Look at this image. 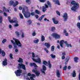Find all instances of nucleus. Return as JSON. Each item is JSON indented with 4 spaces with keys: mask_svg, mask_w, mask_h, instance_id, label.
I'll return each instance as SVG.
<instances>
[{
    "mask_svg": "<svg viewBox=\"0 0 80 80\" xmlns=\"http://www.w3.org/2000/svg\"><path fill=\"white\" fill-rule=\"evenodd\" d=\"M19 60H18V62L19 63H20L18 64V69H21V68H22L23 70H26V68L25 67V65L23 64L22 63L23 62V59L21 58H19Z\"/></svg>",
    "mask_w": 80,
    "mask_h": 80,
    "instance_id": "nucleus-1",
    "label": "nucleus"
},
{
    "mask_svg": "<svg viewBox=\"0 0 80 80\" xmlns=\"http://www.w3.org/2000/svg\"><path fill=\"white\" fill-rule=\"evenodd\" d=\"M71 3L72 5H73V6L71 8V10L72 11H76V10L79 8L78 2H76L74 1H72Z\"/></svg>",
    "mask_w": 80,
    "mask_h": 80,
    "instance_id": "nucleus-2",
    "label": "nucleus"
},
{
    "mask_svg": "<svg viewBox=\"0 0 80 80\" xmlns=\"http://www.w3.org/2000/svg\"><path fill=\"white\" fill-rule=\"evenodd\" d=\"M14 73H15L17 77H20L21 75V73H22V70L19 69L17 70L16 71H15Z\"/></svg>",
    "mask_w": 80,
    "mask_h": 80,
    "instance_id": "nucleus-3",
    "label": "nucleus"
},
{
    "mask_svg": "<svg viewBox=\"0 0 80 80\" xmlns=\"http://www.w3.org/2000/svg\"><path fill=\"white\" fill-rule=\"evenodd\" d=\"M35 69H33L32 70L33 73H35V74H36L37 76L38 77L39 76L40 74V72L38 71L37 70V68H35Z\"/></svg>",
    "mask_w": 80,
    "mask_h": 80,
    "instance_id": "nucleus-4",
    "label": "nucleus"
},
{
    "mask_svg": "<svg viewBox=\"0 0 80 80\" xmlns=\"http://www.w3.org/2000/svg\"><path fill=\"white\" fill-rule=\"evenodd\" d=\"M11 42L13 44V46H14V48H17V45L18 46V44L19 43V42H18L16 41L15 42H14L13 40H11Z\"/></svg>",
    "mask_w": 80,
    "mask_h": 80,
    "instance_id": "nucleus-5",
    "label": "nucleus"
},
{
    "mask_svg": "<svg viewBox=\"0 0 80 80\" xmlns=\"http://www.w3.org/2000/svg\"><path fill=\"white\" fill-rule=\"evenodd\" d=\"M24 16L25 18H30V12L29 11L26 12V13H23Z\"/></svg>",
    "mask_w": 80,
    "mask_h": 80,
    "instance_id": "nucleus-6",
    "label": "nucleus"
},
{
    "mask_svg": "<svg viewBox=\"0 0 80 80\" xmlns=\"http://www.w3.org/2000/svg\"><path fill=\"white\" fill-rule=\"evenodd\" d=\"M32 59L34 62H36V63H40L42 62V61H41V59H40V58H38V59H35L32 58Z\"/></svg>",
    "mask_w": 80,
    "mask_h": 80,
    "instance_id": "nucleus-7",
    "label": "nucleus"
},
{
    "mask_svg": "<svg viewBox=\"0 0 80 80\" xmlns=\"http://www.w3.org/2000/svg\"><path fill=\"white\" fill-rule=\"evenodd\" d=\"M13 40H14V41H15V42H16L19 43L18 44V47H22V44H21L20 41L18 40V39H17L15 38H13Z\"/></svg>",
    "mask_w": 80,
    "mask_h": 80,
    "instance_id": "nucleus-8",
    "label": "nucleus"
},
{
    "mask_svg": "<svg viewBox=\"0 0 80 80\" xmlns=\"http://www.w3.org/2000/svg\"><path fill=\"white\" fill-rule=\"evenodd\" d=\"M62 17L64 18V22H66L67 20V18H68V14H67V13H64L63 15L62 16Z\"/></svg>",
    "mask_w": 80,
    "mask_h": 80,
    "instance_id": "nucleus-9",
    "label": "nucleus"
},
{
    "mask_svg": "<svg viewBox=\"0 0 80 80\" xmlns=\"http://www.w3.org/2000/svg\"><path fill=\"white\" fill-rule=\"evenodd\" d=\"M53 37H55V38H60V36L56 33H53L52 34Z\"/></svg>",
    "mask_w": 80,
    "mask_h": 80,
    "instance_id": "nucleus-10",
    "label": "nucleus"
},
{
    "mask_svg": "<svg viewBox=\"0 0 80 80\" xmlns=\"http://www.w3.org/2000/svg\"><path fill=\"white\" fill-rule=\"evenodd\" d=\"M2 65L3 66H6L7 65V58H5L2 61Z\"/></svg>",
    "mask_w": 80,
    "mask_h": 80,
    "instance_id": "nucleus-11",
    "label": "nucleus"
},
{
    "mask_svg": "<svg viewBox=\"0 0 80 80\" xmlns=\"http://www.w3.org/2000/svg\"><path fill=\"white\" fill-rule=\"evenodd\" d=\"M56 76L58 78H60V73L59 72V70L58 69L57 70Z\"/></svg>",
    "mask_w": 80,
    "mask_h": 80,
    "instance_id": "nucleus-12",
    "label": "nucleus"
},
{
    "mask_svg": "<svg viewBox=\"0 0 80 80\" xmlns=\"http://www.w3.org/2000/svg\"><path fill=\"white\" fill-rule=\"evenodd\" d=\"M52 1L53 2H55L56 4L58 5H60L58 0H52Z\"/></svg>",
    "mask_w": 80,
    "mask_h": 80,
    "instance_id": "nucleus-13",
    "label": "nucleus"
},
{
    "mask_svg": "<svg viewBox=\"0 0 80 80\" xmlns=\"http://www.w3.org/2000/svg\"><path fill=\"white\" fill-rule=\"evenodd\" d=\"M63 43H64V40H61L59 42L60 46L62 48H63Z\"/></svg>",
    "mask_w": 80,
    "mask_h": 80,
    "instance_id": "nucleus-14",
    "label": "nucleus"
},
{
    "mask_svg": "<svg viewBox=\"0 0 80 80\" xmlns=\"http://www.w3.org/2000/svg\"><path fill=\"white\" fill-rule=\"evenodd\" d=\"M46 47L47 48H49L50 47V44L49 43L45 42L44 43Z\"/></svg>",
    "mask_w": 80,
    "mask_h": 80,
    "instance_id": "nucleus-15",
    "label": "nucleus"
},
{
    "mask_svg": "<svg viewBox=\"0 0 80 80\" xmlns=\"http://www.w3.org/2000/svg\"><path fill=\"white\" fill-rule=\"evenodd\" d=\"M30 65L31 67H33H33H38V66H37V64H36L35 63H30Z\"/></svg>",
    "mask_w": 80,
    "mask_h": 80,
    "instance_id": "nucleus-16",
    "label": "nucleus"
},
{
    "mask_svg": "<svg viewBox=\"0 0 80 80\" xmlns=\"http://www.w3.org/2000/svg\"><path fill=\"white\" fill-rule=\"evenodd\" d=\"M52 19L54 24H57L58 23V22L57 21H56L55 18H52Z\"/></svg>",
    "mask_w": 80,
    "mask_h": 80,
    "instance_id": "nucleus-17",
    "label": "nucleus"
},
{
    "mask_svg": "<svg viewBox=\"0 0 80 80\" xmlns=\"http://www.w3.org/2000/svg\"><path fill=\"white\" fill-rule=\"evenodd\" d=\"M45 17V15H43L41 16L38 19V20L39 21H40V22H41L42 20V19H43V18Z\"/></svg>",
    "mask_w": 80,
    "mask_h": 80,
    "instance_id": "nucleus-18",
    "label": "nucleus"
},
{
    "mask_svg": "<svg viewBox=\"0 0 80 80\" xmlns=\"http://www.w3.org/2000/svg\"><path fill=\"white\" fill-rule=\"evenodd\" d=\"M63 33H65V35L66 36H68V33L67 32V30L66 29H64Z\"/></svg>",
    "mask_w": 80,
    "mask_h": 80,
    "instance_id": "nucleus-19",
    "label": "nucleus"
},
{
    "mask_svg": "<svg viewBox=\"0 0 80 80\" xmlns=\"http://www.w3.org/2000/svg\"><path fill=\"white\" fill-rule=\"evenodd\" d=\"M3 22V18L2 17L0 16V25H2V23Z\"/></svg>",
    "mask_w": 80,
    "mask_h": 80,
    "instance_id": "nucleus-20",
    "label": "nucleus"
},
{
    "mask_svg": "<svg viewBox=\"0 0 80 80\" xmlns=\"http://www.w3.org/2000/svg\"><path fill=\"white\" fill-rule=\"evenodd\" d=\"M74 60L75 62L76 63H78V58L77 57H75L74 58Z\"/></svg>",
    "mask_w": 80,
    "mask_h": 80,
    "instance_id": "nucleus-21",
    "label": "nucleus"
},
{
    "mask_svg": "<svg viewBox=\"0 0 80 80\" xmlns=\"http://www.w3.org/2000/svg\"><path fill=\"white\" fill-rule=\"evenodd\" d=\"M76 72L75 70H74L73 71V73H72V76L73 77H76Z\"/></svg>",
    "mask_w": 80,
    "mask_h": 80,
    "instance_id": "nucleus-22",
    "label": "nucleus"
},
{
    "mask_svg": "<svg viewBox=\"0 0 80 80\" xmlns=\"http://www.w3.org/2000/svg\"><path fill=\"white\" fill-rule=\"evenodd\" d=\"M47 5L49 6L50 8H52V4L50 2L48 1H47Z\"/></svg>",
    "mask_w": 80,
    "mask_h": 80,
    "instance_id": "nucleus-23",
    "label": "nucleus"
},
{
    "mask_svg": "<svg viewBox=\"0 0 80 80\" xmlns=\"http://www.w3.org/2000/svg\"><path fill=\"white\" fill-rule=\"evenodd\" d=\"M8 20L9 21L10 23H12V22H13V19H11V17L10 16L8 17Z\"/></svg>",
    "mask_w": 80,
    "mask_h": 80,
    "instance_id": "nucleus-24",
    "label": "nucleus"
},
{
    "mask_svg": "<svg viewBox=\"0 0 80 80\" xmlns=\"http://www.w3.org/2000/svg\"><path fill=\"white\" fill-rule=\"evenodd\" d=\"M47 10V8H45V7L43 6L42 7V11L43 12H45Z\"/></svg>",
    "mask_w": 80,
    "mask_h": 80,
    "instance_id": "nucleus-25",
    "label": "nucleus"
},
{
    "mask_svg": "<svg viewBox=\"0 0 80 80\" xmlns=\"http://www.w3.org/2000/svg\"><path fill=\"white\" fill-rule=\"evenodd\" d=\"M42 70L43 71H46L47 70V68L45 65H43L42 66Z\"/></svg>",
    "mask_w": 80,
    "mask_h": 80,
    "instance_id": "nucleus-26",
    "label": "nucleus"
},
{
    "mask_svg": "<svg viewBox=\"0 0 80 80\" xmlns=\"http://www.w3.org/2000/svg\"><path fill=\"white\" fill-rule=\"evenodd\" d=\"M35 12L37 14H38V15H40V11L36 9L35 10Z\"/></svg>",
    "mask_w": 80,
    "mask_h": 80,
    "instance_id": "nucleus-27",
    "label": "nucleus"
},
{
    "mask_svg": "<svg viewBox=\"0 0 80 80\" xmlns=\"http://www.w3.org/2000/svg\"><path fill=\"white\" fill-rule=\"evenodd\" d=\"M30 0H25L26 3L28 4V5H30V4L31 3Z\"/></svg>",
    "mask_w": 80,
    "mask_h": 80,
    "instance_id": "nucleus-28",
    "label": "nucleus"
},
{
    "mask_svg": "<svg viewBox=\"0 0 80 80\" xmlns=\"http://www.w3.org/2000/svg\"><path fill=\"white\" fill-rule=\"evenodd\" d=\"M45 37L43 35H42L41 37V41L42 42H43L45 41Z\"/></svg>",
    "mask_w": 80,
    "mask_h": 80,
    "instance_id": "nucleus-29",
    "label": "nucleus"
},
{
    "mask_svg": "<svg viewBox=\"0 0 80 80\" xmlns=\"http://www.w3.org/2000/svg\"><path fill=\"white\" fill-rule=\"evenodd\" d=\"M55 50V46H52L51 48V50L52 52H54Z\"/></svg>",
    "mask_w": 80,
    "mask_h": 80,
    "instance_id": "nucleus-30",
    "label": "nucleus"
},
{
    "mask_svg": "<svg viewBox=\"0 0 80 80\" xmlns=\"http://www.w3.org/2000/svg\"><path fill=\"white\" fill-rule=\"evenodd\" d=\"M2 53L3 57H5L6 55L5 52L4 51H2Z\"/></svg>",
    "mask_w": 80,
    "mask_h": 80,
    "instance_id": "nucleus-31",
    "label": "nucleus"
},
{
    "mask_svg": "<svg viewBox=\"0 0 80 80\" xmlns=\"http://www.w3.org/2000/svg\"><path fill=\"white\" fill-rule=\"evenodd\" d=\"M15 3L14 2V1H10L9 2V4L11 5H13Z\"/></svg>",
    "mask_w": 80,
    "mask_h": 80,
    "instance_id": "nucleus-32",
    "label": "nucleus"
},
{
    "mask_svg": "<svg viewBox=\"0 0 80 80\" xmlns=\"http://www.w3.org/2000/svg\"><path fill=\"white\" fill-rule=\"evenodd\" d=\"M77 25L78 28L80 29V23L78 22L77 23Z\"/></svg>",
    "mask_w": 80,
    "mask_h": 80,
    "instance_id": "nucleus-33",
    "label": "nucleus"
},
{
    "mask_svg": "<svg viewBox=\"0 0 80 80\" xmlns=\"http://www.w3.org/2000/svg\"><path fill=\"white\" fill-rule=\"evenodd\" d=\"M42 63L43 64V65H47V64L48 63V62L46 61H44L42 62Z\"/></svg>",
    "mask_w": 80,
    "mask_h": 80,
    "instance_id": "nucleus-34",
    "label": "nucleus"
},
{
    "mask_svg": "<svg viewBox=\"0 0 80 80\" xmlns=\"http://www.w3.org/2000/svg\"><path fill=\"white\" fill-rule=\"evenodd\" d=\"M55 30V28L54 27H52L51 31H52V32H54Z\"/></svg>",
    "mask_w": 80,
    "mask_h": 80,
    "instance_id": "nucleus-35",
    "label": "nucleus"
},
{
    "mask_svg": "<svg viewBox=\"0 0 80 80\" xmlns=\"http://www.w3.org/2000/svg\"><path fill=\"white\" fill-rule=\"evenodd\" d=\"M48 65L49 68H52V64H51V63H50V61H48Z\"/></svg>",
    "mask_w": 80,
    "mask_h": 80,
    "instance_id": "nucleus-36",
    "label": "nucleus"
},
{
    "mask_svg": "<svg viewBox=\"0 0 80 80\" xmlns=\"http://www.w3.org/2000/svg\"><path fill=\"white\" fill-rule=\"evenodd\" d=\"M33 42L35 43H38V42H39V40H38V39H37L36 40H34Z\"/></svg>",
    "mask_w": 80,
    "mask_h": 80,
    "instance_id": "nucleus-37",
    "label": "nucleus"
},
{
    "mask_svg": "<svg viewBox=\"0 0 80 80\" xmlns=\"http://www.w3.org/2000/svg\"><path fill=\"white\" fill-rule=\"evenodd\" d=\"M51 57L52 58H54L56 57V56L55 55H53V54H51L50 55Z\"/></svg>",
    "mask_w": 80,
    "mask_h": 80,
    "instance_id": "nucleus-38",
    "label": "nucleus"
},
{
    "mask_svg": "<svg viewBox=\"0 0 80 80\" xmlns=\"http://www.w3.org/2000/svg\"><path fill=\"white\" fill-rule=\"evenodd\" d=\"M32 35V36H35V35H36V32H35V31H33Z\"/></svg>",
    "mask_w": 80,
    "mask_h": 80,
    "instance_id": "nucleus-39",
    "label": "nucleus"
},
{
    "mask_svg": "<svg viewBox=\"0 0 80 80\" xmlns=\"http://www.w3.org/2000/svg\"><path fill=\"white\" fill-rule=\"evenodd\" d=\"M19 16L20 17V18H21V19H23V15L21 13H19Z\"/></svg>",
    "mask_w": 80,
    "mask_h": 80,
    "instance_id": "nucleus-40",
    "label": "nucleus"
},
{
    "mask_svg": "<svg viewBox=\"0 0 80 80\" xmlns=\"http://www.w3.org/2000/svg\"><path fill=\"white\" fill-rule=\"evenodd\" d=\"M28 22L29 23V25H31L32 24V22L31 20H28Z\"/></svg>",
    "mask_w": 80,
    "mask_h": 80,
    "instance_id": "nucleus-41",
    "label": "nucleus"
},
{
    "mask_svg": "<svg viewBox=\"0 0 80 80\" xmlns=\"http://www.w3.org/2000/svg\"><path fill=\"white\" fill-rule=\"evenodd\" d=\"M7 42V39H4L2 41V43H4L5 42Z\"/></svg>",
    "mask_w": 80,
    "mask_h": 80,
    "instance_id": "nucleus-42",
    "label": "nucleus"
},
{
    "mask_svg": "<svg viewBox=\"0 0 80 80\" xmlns=\"http://www.w3.org/2000/svg\"><path fill=\"white\" fill-rule=\"evenodd\" d=\"M15 33H16V34L18 37H19V36L20 35V33H19V32H18L17 31H16L15 32Z\"/></svg>",
    "mask_w": 80,
    "mask_h": 80,
    "instance_id": "nucleus-43",
    "label": "nucleus"
},
{
    "mask_svg": "<svg viewBox=\"0 0 80 80\" xmlns=\"http://www.w3.org/2000/svg\"><path fill=\"white\" fill-rule=\"evenodd\" d=\"M56 13L58 15H59V16H60V13L58 11H56Z\"/></svg>",
    "mask_w": 80,
    "mask_h": 80,
    "instance_id": "nucleus-44",
    "label": "nucleus"
},
{
    "mask_svg": "<svg viewBox=\"0 0 80 80\" xmlns=\"http://www.w3.org/2000/svg\"><path fill=\"white\" fill-rule=\"evenodd\" d=\"M66 46L67 47H69V46L70 47H72V45H71V44H68H68H66Z\"/></svg>",
    "mask_w": 80,
    "mask_h": 80,
    "instance_id": "nucleus-45",
    "label": "nucleus"
},
{
    "mask_svg": "<svg viewBox=\"0 0 80 80\" xmlns=\"http://www.w3.org/2000/svg\"><path fill=\"white\" fill-rule=\"evenodd\" d=\"M13 55H12V53H10L9 54V57H10V58H11V59H12V58H13Z\"/></svg>",
    "mask_w": 80,
    "mask_h": 80,
    "instance_id": "nucleus-46",
    "label": "nucleus"
},
{
    "mask_svg": "<svg viewBox=\"0 0 80 80\" xmlns=\"http://www.w3.org/2000/svg\"><path fill=\"white\" fill-rule=\"evenodd\" d=\"M46 0H39L40 2H41L42 3H44V2H45V1Z\"/></svg>",
    "mask_w": 80,
    "mask_h": 80,
    "instance_id": "nucleus-47",
    "label": "nucleus"
},
{
    "mask_svg": "<svg viewBox=\"0 0 80 80\" xmlns=\"http://www.w3.org/2000/svg\"><path fill=\"white\" fill-rule=\"evenodd\" d=\"M67 65H65L64 67H63V69L64 70H67Z\"/></svg>",
    "mask_w": 80,
    "mask_h": 80,
    "instance_id": "nucleus-48",
    "label": "nucleus"
},
{
    "mask_svg": "<svg viewBox=\"0 0 80 80\" xmlns=\"http://www.w3.org/2000/svg\"><path fill=\"white\" fill-rule=\"evenodd\" d=\"M12 23H18V21H17V20L13 21V20Z\"/></svg>",
    "mask_w": 80,
    "mask_h": 80,
    "instance_id": "nucleus-49",
    "label": "nucleus"
},
{
    "mask_svg": "<svg viewBox=\"0 0 80 80\" xmlns=\"http://www.w3.org/2000/svg\"><path fill=\"white\" fill-rule=\"evenodd\" d=\"M44 50H45L47 53H48V50L47 49V48H44Z\"/></svg>",
    "mask_w": 80,
    "mask_h": 80,
    "instance_id": "nucleus-50",
    "label": "nucleus"
},
{
    "mask_svg": "<svg viewBox=\"0 0 80 80\" xmlns=\"http://www.w3.org/2000/svg\"><path fill=\"white\" fill-rule=\"evenodd\" d=\"M32 57L33 58H35V54L34 53V52H32Z\"/></svg>",
    "mask_w": 80,
    "mask_h": 80,
    "instance_id": "nucleus-51",
    "label": "nucleus"
},
{
    "mask_svg": "<svg viewBox=\"0 0 80 80\" xmlns=\"http://www.w3.org/2000/svg\"><path fill=\"white\" fill-rule=\"evenodd\" d=\"M35 15V12H32L30 13V15H32V16H34Z\"/></svg>",
    "mask_w": 80,
    "mask_h": 80,
    "instance_id": "nucleus-52",
    "label": "nucleus"
},
{
    "mask_svg": "<svg viewBox=\"0 0 80 80\" xmlns=\"http://www.w3.org/2000/svg\"><path fill=\"white\" fill-rule=\"evenodd\" d=\"M25 12V8H22V12L23 13H24V12Z\"/></svg>",
    "mask_w": 80,
    "mask_h": 80,
    "instance_id": "nucleus-53",
    "label": "nucleus"
},
{
    "mask_svg": "<svg viewBox=\"0 0 80 80\" xmlns=\"http://www.w3.org/2000/svg\"><path fill=\"white\" fill-rule=\"evenodd\" d=\"M44 5L46 8H48V6L47 4H45Z\"/></svg>",
    "mask_w": 80,
    "mask_h": 80,
    "instance_id": "nucleus-54",
    "label": "nucleus"
},
{
    "mask_svg": "<svg viewBox=\"0 0 80 80\" xmlns=\"http://www.w3.org/2000/svg\"><path fill=\"white\" fill-rule=\"evenodd\" d=\"M17 48H14V49H15V52H18V49Z\"/></svg>",
    "mask_w": 80,
    "mask_h": 80,
    "instance_id": "nucleus-55",
    "label": "nucleus"
},
{
    "mask_svg": "<svg viewBox=\"0 0 80 80\" xmlns=\"http://www.w3.org/2000/svg\"><path fill=\"white\" fill-rule=\"evenodd\" d=\"M31 76H32V77H33V78H35V74H32L31 75Z\"/></svg>",
    "mask_w": 80,
    "mask_h": 80,
    "instance_id": "nucleus-56",
    "label": "nucleus"
},
{
    "mask_svg": "<svg viewBox=\"0 0 80 80\" xmlns=\"http://www.w3.org/2000/svg\"><path fill=\"white\" fill-rule=\"evenodd\" d=\"M21 37L22 38H24V37H25V36H24V33H23V32L22 33Z\"/></svg>",
    "mask_w": 80,
    "mask_h": 80,
    "instance_id": "nucleus-57",
    "label": "nucleus"
},
{
    "mask_svg": "<svg viewBox=\"0 0 80 80\" xmlns=\"http://www.w3.org/2000/svg\"><path fill=\"white\" fill-rule=\"evenodd\" d=\"M19 25L18 24V23H17L15 24L14 25V26L15 27H18V26H19Z\"/></svg>",
    "mask_w": 80,
    "mask_h": 80,
    "instance_id": "nucleus-58",
    "label": "nucleus"
},
{
    "mask_svg": "<svg viewBox=\"0 0 80 80\" xmlns=\"http://www.w3.org/2000/svg\"><path fill=\"white\" fill-rule=\"evenodd\" d=\"M35 17H36V18H37V19L38 18V15H35Z\"/></svg>",
    "mask_w": 80,
    "mask_h": 80,
    "instance_id": "nucleus-59",
    "label": "nucleus"
},
{
    "mask_svg": "<svg viewBox=\"0 0 80 80\" xmlns=\"http://www.w3.org/2000/svg\"><path fill=\"white\" fill-rule=\"evenodd\" d=\"M62 58L63 60H64V59H65V56H62Z\"/></svg>",
    "mask_w": 80,
    "mask_h": 80,
    "instance_id": "nucleus-60",
    "label": "nucleus"
},
{
    "mask_svg": "<svg viewBox=\"0 0 80 80\" xmlns=\"http://www.w3.org/2000/svg\"><path fill=\"white\" fill-rule=\"evenodd\" d=\"M3 14L4 16H5V17H7V14L5 12H4Z\"/></svg>",
    "mask_w": 80,
    "mask_h": 80,
    "instance_id": "nucleus-61",
    "label": "nucleus"
},
{
    "mask_svg": "<svg viewBox=\"0 0 80 80\" xmlns=\"http://www.w3.org/2000/svg\"><path fill=\"white\" fill-rule=\"evenodd\" d=\"M30 79L31 80H35V79H33V78L32 77H30Z\"/></svg>",
    "mask_w": 80,
    "mask_h": 80,
    "instance_id": "nucleus-62",
    "label": "nucleus"
},
{
    "mask_svg": "<svg viewBox=\"0 0 80 80\" xmlns=\"http://www.w3.org/2000/svg\"><path fill=\"white\" fill-rule=\"evenodd\" d=\"M9 48H12V46L10 45H9Z\"/></svg>",
    "mask_w": 80,
    "mask_h": 80,
    "instance_id": "nucleus-63",
    "label": "nucleus"
},
{
    "mask_svg": "<svg viewBox=\"0 0 80 80\" xmlns=\"http://www.w3.org/2000/svg\"><path fill=\"white\" fill-rule=\"evenodd\" d=\"M78 78L79 80H80V73L79 74Z\"/></svg>",
    "mask_w": 80,
    "mask_h": 80,
    "instance_id": "nucleus-64",
    "label": "nucleus"
}]
</instances>
